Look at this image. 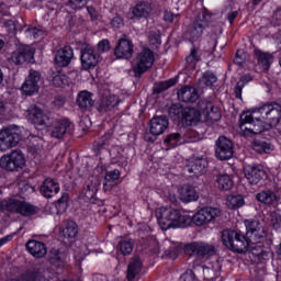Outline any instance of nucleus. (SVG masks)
Returning <instances> with one entry per match:
<instances>
[{"label":"nucleus","instance_id":"1","mask_svg":"<svg viewBox=\"0 0 281 281\" xmlns=\"http://www.w3.org/2000/svg\"><path fill=\"white\" fill-rule=\"evenodd\" d=\"M281 120V105L267 103L252 111H246L240 115V130L244 135H260L265 131V124L277 126Z\"/></svg>","mask_w":281,"mask_h":281},{"label":"nucleus","instance_id":"2","mask_svg":"<svg viewBox=\"0 0 281 281\" xmlns=\"http://www.w3.org/2000/svg\"><path fill=\"white\" fill-rule=\"evenodd\" d=\"M246 237L238 231L224 229L222 232V243L231 251L245 254L249 249V245H260L267 236L265 227L256 220H246Z\"/></svg>","mask_w":281,"mask_h":281},{"label":"nucleus","instance_id":"3","mask_svg":"<svg viewBox=\"0 0 281 281\" xmlns=\"http://www.w3.org/2000/svg\"><path fill=\"white\" fill-rule=\"evenodd\" d=\"M198 109L175 104L170 108L169 113L173 115L175 120L182 122L184 126H194L201 122L202 117L205 122H218L221 120V111L210 101H200Z\"/></svg>","mask_w":281,"mask_h":281},{"label":"nucleus","instance_id":"4","mask_svg":"<svg viewBox=\"0 0 281 281\" xmlns=\"http://www.w3.org/2000/svg\"><path fill=\"white\" fill-rule=\"evenodd\" d=\"M158 225L161 229H179L188 227L192 223V216L181 213L180 210L172 206H161L156 211Z\"/></svg>","mask_w":281,"mask_h":281},{"label":"nucleus","instance_id":"5","mask_svg":"<svg viewBox=\"0 0 281 281\" xmlns=\"http://www.w3.org/2000/svg\"><path fill=\"white\" fill-rule=\"evenodd\" d=\"M25 154L16 149L0 158V167L8 172H19L25 168Z\"/></svg>","mask_w":281,"mask_h":281},{"label":"nucleus","instance_id":"6","mask_svg":"<svg viewBox=\"0 0 281 281\" xmlns=\"http://www.w3.org/2000/svg\"><path fill=\"white\" fill-rule=\"evenodd\" d=\"M155 64V53L149 48H143L132 61V69L136 76L146 74Z\"/></svg>","mask_w":281,"mask_h":281},{"label":"nucleus","instance_id":"7","mask_svg":"<svg viewBox=\"0 0 281 281\" xmlns=\"http://www.w3.org/2000/svg\"><path fill=\"white\" fill-rule=\"evenodd\" d=\"M1 207L7 212H13L22 216H34L36 214V206L14 199L2 201Z\"/></svg>","mask_w":281,"mask_h":281},{"label":"nucleus","instance_id":"8","mask_svg":"<svg viewBox=\"0 0 281 281\" xmlns=\"http://www.w3.org/2000/svg\"><path fill=\"white\" fill-rule=\"evenodd\" d=\"M19 142H21V134H19L16 126H10L0 132V150H2V153L14 148Z\"/></svg>","mask_w":281,"mask_h":281},{"label":"nucleus","instance_id":"9","mask_svg":"<svg viewBox=\"0 0 281 281\" xmlns=\"http://www.w3.org/2000/svg\"><path fill=\"white\" fill-rule=\"evenodd\" d=\"M186 251L199 258H211V256L216 255L214 246L203 241H193L187 245Z\"/></svg>","mask_w":281,"mask_h":281},{"label":"nucleus","instance_id":"10","mask_svg":"<svg viewBox=\"0 0 281 281\" xmlns=\"http://www.w3.org/2000/svg\"><path fill=\"white\" fill-rule=\"evenodd\" d=\"M215 155L221 161H227L234 157V144L229 138L220 136L215 144Z\"/></svg>","mask_w":281,"mask_h":281},{"label":"nucleus","instance_id":"11","mask_svg":"<svg viewBox=\"0 0 281 281\" xmlns=\"http://www.w3.org/2000/svg\"><path fill=\"white\" fill-rule=\"evenodd\" d=\"M38 82H41V72L31 69L21 87L22 93H24L25 95H34V93H38Z\"/></svg>","mask_w":281,"mask_h":281},{"label":"nucleus","instance_id":"12","mask_svg":"<svg viewBox=\"0 0 281 281\" xmlns=\"http://www.w3.org/2000/svg\"><path fill=\"white\" fill-rule=\"evenodd\" d=\"M34 48L27 45H20L18 49L12 54L11 59L15 65L32 63V60H34Z\"/></svg>","mask_w":281,"mask_h":281},{"label":"nucleus","instance_id":"13","mask_svg":"<svg viewBox=\"0 0 281 281\" xmlns=\"http://www.w3.org/2000/svg\"><path fill=\"white\" fill-rule=\"evenodd\" d=\"M244 175L250 186H258L262 179L267 178V172L262 168L251 165L244 167Z\"/></svg>","mask_w":281,"mask_h":281},{"label":"nucleus","instance_id":"14","mask_svg":"<svg viewBox=\"0 0 281 281\" xmlns=\"http://www.w3.org/2000/svg\"><path fill=\"white\" fill-rule=\"evenodd\" d=\"M134 47L135 46L133 45V41L124 35L117 42V45L114 49V56H116V58L128 59L131 56H133Z\"/></svg>","mask_w":281,"mask_h":281},{"label":"nucleus","instance_id":"15","mask_svg":"<svg viewBox=\"0 0 281 281\" xmlns=\"http://www.w3.org/2000/svg\"><path fill=\"white\" fill-rule=\"evenodd\" d=\"M210 25V20H207V15L205 13H201L195 18V21L193 22L189 34L193 41H196V38H201L203 36V32L205 27Z\"/></svg>","mask_w":281,"mask_h":281},{"label":"nucleus","instance_id":"16","mask_svg":"<svg viewBox=\"0 0 281 281\" xmlns=\"http://www.w3.org/2000/svg\"><path fill=\"white\" fill-rule=\"evenodd\" d=\"M169 125L170 122L165 115L154 116L149 123L150 134L155 135L156 137H158V135H164Z\"/></svg>","mask_w":281,"mask_h":281},{"label":"nucleus","instance_id":"17","mask_svg":"<svg viewBox=\"0 0 281 281\" xmlns=\"http://www.w3.org/2000/svg\"><path fill=\"white\" fill-rule=\"evenodd\" d=\"M27 117L30 122L35 124V126H47L49 124V116L43 113V110H41V108H37L35 105H32L29 109Z\"/></svg>","mask_w":281,"mask_h":281},{"label":"nucleus","instance_id":"18","mask_svg":"<svg viewBox=\"0 0 281 281\" xmlns=\"http://www.w3.org/2000/svg\"><path fill=\"white\" fill-rule=\"evenodd\" d=\"M99 59L93 48H86L81 54V67L86 71L98 66Z\"/></svg>","mask_w":281,"mask_h":281},{"label":"nucleus","instance_id":"19","mask_svg":"<svg viewBox=\"0 0 281 281\" xmlns=\"http://www.w3.org/2000/svg\"><path fill=\"white\" fill-rule=\"evenodd\" d=\"M69 131H71V123L68 120L57 121L50 130V136L55 139H63Z\"/></svg>","mask_w":281,"mask_h":281},{"label":"nucleus","instance_id":"20","mask_svg":"<svg viewBox=\"0 0 281 281\" xmlns=\"http://www.w3.org/2000/svg\"><path fill=\"white\" fill-rule=\"evenodd\" d=\"M26 250L34 258H45L47 256V247L43 241L31 239L26 243Z\"/></svg>","mask_w":281,"mask_h":281},{"label":"nucleus","instance_id":"21","mask_svg":"<svg viewBox=\"0 0 281 281\" xmlns=\"http://www.w3.org/2000/svg\"><path fill=\"white\" fill-rule=\"evenodd\" d=\"M178 194L182 203H192L194 201H199V193H196V190L190 184H184L179 188Z\"/></svg>","mask_w":281,"mask_h":281},{"label":"nucleus","instance_id":"22","mask_svg":"<svg viewBox=\"0 0 281 281\" xmlns=\"http://www.w3.org/2000/svg\"><path fill=\"white\" fill-rule=\"evenodd\" d=\"M74 58V49L69 46H65L57 50L55 55V61L59 67H67Z\"/></svg>","mask_w":281,"mask_h":281},{"label":"nucleus","instance_id":"23","mask_svg":"<svg viewBox=\"0 0 281 281\" xmlns=\"http://www.w3.org/2000/svg\"><path fill=\"white\" fill-rule=\"evenodd\" d=\"M206 168H207V160L205 158H198L192 160L188 165V172H190L192 177H201L205 175Z\"/></svg>","mask_w":281,"mask_h":281},{"label":"nucleus","instance_id":"24","mask_svg":"<svg viewBox=\"0 0 281 281\" xmlns=\"http://www.w3.org/2000/svg\"><path fill=\"white\" fill-rule=\"evenodd\" d=\"M60 192V184H58L54 179L44 180L41 186V194L45 196V199H52V196H56V193Z\"/></svg>","mask_w":281,"mask_h":281},{"label":"nucleus","instance_id":"25","mask_svg":"<svg viewBox=\"0 0 281 281\" xmlns=\"http://www.w3.org/2000/svg\"><path fill=\"white\" fill-rule=\"evenodd\" d=\"M177 93L180 102H196L199 100V92L194 87L184 86Z\"/></svg>","mask_w":281,"mask_h":281},{"label":"nucleus","instance_id":"26","mask_svg":"<svg viewBox=\"0 0 281 281\" xmlns=\"http://www.w3.org/2000/svg\"><path fill=\"white\" fill-rule=\"evenodd\" d=\"M150 12H153V7L149 2H139L132 10V14L136 19H148Z\"/></svg>","mask_w":281,"mask_h":281},{"label":"nucleus","instance_id":"27","mask_svg":"<svg viewBox=\"0 0 281 281\" xmlns=\"http://www.w3.org/2000/svg\"><path fill=\"white\" fill-rule=\"evenodd\" d=\"M117 104H120L117 95L111 94L104 97L99 103V111L100 113H106V111H111V109L117 106Z\"/></svg>","mask_w":281,"mask_h":281},{"label":"nucleus","instance_id":"28","mask_svg":"<svg viewBox=\"0 0 281 281\" xmlns=\"http://www.w3.org/2000/svg\"><path fill=\"white\" fill-rule=\"evenodd\" d=\"M142 271V259L134 258L131 260L130 265L127 266V280L134 281L136 277L139 276V272Z\"/></svg>","mask_w":281,"mask_h":281},{"label":"nucleus","instance_id":"29","mask_svg":"<svg viewBox=\"0 0 281 281\" xmlns=\"http://www.w3.org/2000/svg\"><path fill=\"white\" fill-rule=\"evenodd\" d=\"M77 104L80 109H91L93 106V97H91L89 91L83 90L78 93Z\"/></svg>","mask_w":281,"mask_h":281},{"label":"nucleus","instance_id":"30","mask_svg":"<svg viewBox=\"0 0 281 281\" xmlns=\"http://www.w3.org/2000/svg\"><path fill=\"white\" fill-rule=\"evenodd\" d=\"M257 200L266 205H273V203H278V195L271 190H266L257 194Z\"/></svg>","mask_w":281,"mask_h":281},{"label":"nucleus","instance_id":"31","mask_svg":"<svg viewBox=\"0 0 281 281\" xmlns=\"http://www.w3.org/2000/svg\"><path fill=\"white\" fill-rule=\"evenodd\" d=\"M67 255L60 252V250L53 249L49 254V262L53 267H65Z\"/></svg>","mask_w":281,"mask_h":281},{"label":"nucleus","instance_id":"32","mask_svg":"<svg viewBox=\"0 0 281 281\" xmlns=\"http://www.w3.org/2000/svg\"><path fill=\"white\" fill-rule=\"evenodd\" d=\"M61 236H64V238H76V236H78V224L74 221L66 222L61 229Z\"/></svg>","mask_w":281,"mask_h":281},{"label":"nucleus","instance_id":"33","mask_svg":"<svg viewBox=\"0 0 281 281\" xmlns=\"http://www.w3.org/2000/svg\"><path fill=\"white\" fill-rule=\"evenodd\" d=\"M194 223L198 227H203V225H210V220L207 217V213L205 207L199 210L193 217H191V223Z\"/></svg>","mask_w":281,"mask_h":281},{"label":"nucleus","instance_id":"34","mask_svg":"<svg viewBox=\"0 0 281 281\" xmlns=\"http://www.w3.org/2000/svg\"><path fill=\"white\" fill-rule=\"evenodd\" d=\"M251 80H254V77H251V75H244L239 79V81L237 82L234 89L235 97L238 100H243V89H245V85H247L248 82H251Z\"/></svg>","mask_w":281,"mask_h":281},{"label":"nucleus","instance_id":"35","mask_svg":"<svg viewBox=\"0 0 281 281\" xmlns=\"http://www.w3.org/2000/svg\"><path fill=\"white\" fill-rule=\"evenodd\" d=\"M135 241L133 239H121L117 244V249L123 256H131L133 254Z\"/></svg>","mask_w":281,"mask_h":281},{"label":"nucleus","instance_id":"36","mask_svg":"<svg viewBox=\"0 0 281 281\" xmlns=\"http://www.w3.org/2000/svg\"><path fill=\"white\" fill-rule=\"evenodd\" d=\"M256 58L265 71H267V69H269V67H271L273 57L270 54L257 52Z\"/></svg>","mask_w":281,"mask_h":281},{"label":"nucleus","instance_id":"37","mask_svg":"<svg viewBox=\"0 0 281 281\" xmlns=\"http://www.w3.org/2000/svg\"><path fill=\"white\" fill-rule=\"evenodd\" d=\"M50 85L53 87H67L69 85V78H67V75L54 72L50 77Z\"/></svg>","mask_w":281,"mask_h":281},{"label":"nucleus","instance_id":"38","mask_svg":"<svg viewBox=\"0 0 281 281\" xmlns=\"http://www.w3.org/2000/svg\"><path fill=\"white\" fill-rule=\"evenodd\" d=\"M226 205L231 210L243 207V205H245V198L243 195H229L227 198Z\"/></svg>","mask_w":281,"mask_h":281},{"label":"nucleus","instance_id":"39","mask_svg":"<svg viewBox=\"0 0 281 281\" xmlns=\"http://www.w3.org/2000/svg\"><path fill=\"white\" fill-rule=\"evenodd\" d=\"M217 186L220 190H232L234 188V181L228 175H222L217 178Z\"/></svg>","mask_w":281,"mask_h":281},{"label":"nucleus","instance_id":"40","mask_svg":"<svg viewBox=\"0 0 281 281\" xmlns=\"http://www.w3.org/2000/svg\"><path fill=\"white\" fill-rule=\"evenodd\" d=\"M165 144L169 146V148H175L181 144V134L179 133H171L166 136Z\"/></svg>","mask_w":281,"mask_h":281},{"label":"nucleus","instance_id":"41","mask_svg":"<svg viewBox=\"0 0 281 281\" xmlns=\"http://www.w3.org/2000/svg\"><path fill=\"white\" fill-rule=\"evenodd\" d=\"M269 221L277 232H281V213L280 211H274L269 214Z\"/></svg>","mask_w":281,"mask_h":281},{"label":"nucleus","instance_id":"42","mask_svg":"<svg viewBox=\"0 0 281 281\" xmlns=\"http://www.w3.org/2000/svg\"><path fill=\"white\" fill-rule=\"evenodd\" d=\"M177 85V79L172 78L166 81H161L156 85L155 87V93H161L162 91H168L170 87H175Z\"/></svg>","mask_w":281,"mask_h":281},{"label":"nucleus","instance_id":"43","mask_svg":"<svg viewBox=\"0 0 281 281\" xmlns=\"http://www.w3.org/2000/svg\"><path fill=\"white\" fill-rule=\"evenodd\" d=\"M117 179H120V170L114 169L112 171H108L105 173V183H104L105 190H111V184L109 183H113V181H117Z\"/></svg>","mask_w":281,"mask_h":281},{"label":"nucleus","instance_id":"44","mask_svg":"<svg viewBox=\"0 0 281 281\" xmlns=\"http://www.w3.org/2000/svg\"><path fill=\"white\" fill-rule=\"evenodd\" d=\"M248 249H250L252 256H257V258H265L267 256V251L262 248V244H250L248 246Z\"/></svg>","mask_w":281,"mask_h":281},{"label":"nucleus","instance_id":"45","mask_svg":"<svg viewBox=\"0 0 281 281\" xmlns=\"http://www.w3.org/2000/svg\"><path fill=\"white\" fill-rule=\"evenodd\" d=\"M252 150H256V153H267L268 150H271V146L267 144L265 140H254L252 142Z\"/></svg>","mask_w":281,"mask_h":281},{"label":"nucleus","instance_id":"46","mask_svg":"<svg viewBox=\"0 0 281 281\" xmlns=\"http://www.w3.org/2000/svg\"><path fill=\"white\" fill-rule=\"evenodd\" d=\"M204 211L206 212L209 223H213V221H216L221 216V209L218 207L205 206Z\"/></svg>","mask_w":281,"mask_h":281},{"label":"nucleus","instance_id":"47","mask_svg":"<svg viewBox=\"0 0 281 281\" xmlns=\"http://www.w3.org/2000/svg\"><path fill=\"white\" fill-rule=\"evenodd\" d=\"M27 38H41L45 35V31L36 26L29 27L25 31Z\"/></svg>","mask_w":281,"mask_h":281},{"label":"nucleus","instance_id":"48","mask_svg":"<svg viewBox=\"0 0 281 281\" xmlns=\"http://www.w3.org/2000/svg\"><path fill=\"white\" fill-rule=\"evenodd\" d=\"M98 188H100V179L98 177H92L90 182L87 186V190L90 196H93V194L98 192Z\"/></svg>","mask_w":281,"mask_h":281},{"label":"nucleus","instance_id":"49","mask_svg":"<svg viewBox=\"0 0 281 281\" xmlns=\"http://www.w3.org/2000/svg\"><path fill=\"white\" fill-rule=\"evenodd\" d=\"M216 80H217V78L215 77V75L213 72L206 71L203 74L202 82L206 87H214Z\"/></svg>","mask_w":281,"mask_h":281},{"label":"nucleus","instance_id":"50","mask_svg":"<svg viewBox=\"0 0 281 281\" xmlns=\"http://www.w3.org/2000/svg\"><path fill=\"white\" fill-rule=\"evenodd\" d=\"M221 272V263L218 261L213 262L211 267L203 268L204 274L214 273L215 276H218Z\"/></svg>","mask_w":281,"mask_h":281},{"label":"nucleus","instance_id":"51","mask_svg":"<svg viewBox=\"0 0 281 281\" xmlns=\"http://www.w3.org/2000/svg\"><path fill=\"white\" fill-rule=\"evenodd\" d=\"M87 3H89V0H69L68 1V5L72 10H80V9L85 8V5H87Z\"/></svg>","mask_w":281,"mask_h":281},{"label":"nucleus","instance_id":"52","mask_svg":"<svg viewBox=\"0 0 281 281\" xmlns=\"http://www.w3.org/2000/svg\"><path fill=\"white\" fill-rule=\"evenodd\" d=\"M98 49L99 52H101L102 54H104V52H109V49H111V43L109 42V40H102L98 43Z\"/></svg>","mask_w":281,"mask_h":281},{"label":"nucleus","instance_id":"53","mask_svg":"<svg viewBox=\"0 0 281 281\" xmlns=\"http://www.w3.org/2000/svg\"><path fill=\"white\" fill-rule=\"evenodd\" d=\"M188 65L194 67L199 63V56L196 55V49L191 50V54L187 57Z\"/></svg>","mask_w":281,"mask_h":281},{"label":"nucleus","instance_id":"54","mask_svg":"<svg viewBox=\"0 0 281 281\" xmlns=\"http://www.w3.org/2000/svg\"><path fill=\"white\" fill-rule=\"evenodd\" d=\"M149 43L155 45V47H157V45H161V37L159 36V33H150Z\"/></svg>","mask_w":281,"mask_h":281},{"label":"nucleus","instance_id":"55","mask_svg":"<svg viewBox=\"0 0 281 281\" xmlns=\"http://www.w3.org/2000/svg\"><path fill=\"white\" fill-rule=\"evenodd\" d=\"M3 25L7 27L8 32H15L16 31V24L13 22V20H3Z\"/></svg>","mask_w":281,"mask_h":281},{"label":"nucleus","instance_id":"56","mask_svg":"<svg viewBox=\"0 0 281 281\" xmlns=\"http://www.w3.org/2000/svg\"><path fill=\"white\" fill-rule=\"evenodd\" d=\"M180 281H196V279L194 278V272L187 271L180 277Z\"/></svg>","mask_w":281,"mask_h":281},{"label":"nucleus","instance_id":"57","mask_svg":"<svg viewBox=\"0 0 281 281\" xmlns=\"http://www.w3.org/2000/svg\"><path fill=\"white\" fill-rule=\"evenodd\" d=\"M111 25L113 27L120 29L122 27V25H124V20L120 16L116 15L112 21H111Z\"/></svg>","mask_w":281,"mask_h":281},{"label":"nucleus","instance_id":"58","mask_svg":"<svg viewBox=\"0 0 281 281\" xmlns=\"http://www.w3.org/2000/svg\"><path fill=\"white\" fill-rule=\"evenodd\" d=\"M177 19V14L170 12V11H165L164 20L167 21L168 23H172Z\"/></svg>","mask_w":281,"mask_h":281},{"label":"nucleus","instance_id":"59","mask_svg":"<svg viewBox=\"0 0 281 281\" xmlns=\"http://www.w3.org/2000/svg\"><path fill=\"white\" fill-rule=\"evenodd\" d=\"M234 63H235V65H238L239 67H240L241 65H245V58H243V56H240V50H238V52L236 53V56H235V58H234Z\"/></svg>","mask_w":281,"mask_h":281},{"label":"nucleus","instance_id":"60","mask_svg":"<svg viewBox=\"0 0 281 281\" xmlns=\"http://www.w3.org/2000/svg\"><path fill=\"white\" fill-rule=\"evenodd\" d=\"M12 238H14V234L8 235L3 238L0 239V247H3V245H5L7 243H10V240H12Z\"/></svg>","mask_w":281,"mask_h":281},{"label":"nucleus","instance_id":"61","mask_svg":"<svg viewBox=\"0 0 281 281\" xmlns=\"http://www.w3.org/2000/svg\"><path fill=\"white\" fill-rule=\"evenodd\" d=\"M237 16H238V11H233V12L228 13L227 20L231 23V25H232V23H234V21L236 20Z\"/></svg>","mask_w":281,"mask_h":281},{"label":"nucleus","instance_id":"62","mask_svg":"<svg viewBox=\"0 0 281 281\" xmlns=\"http://www.w3.org/2000/svg\"><path fill=\"white\" fill-rule=\"evenodd\" d=\"M87 10L91 19H98V12H95V9L93 7H88Z\"/></svg>","mask_w":281,"mask_h":281},{"label":"nucleus","instance_id":"63","mask_svg":"<svg viewBox=\"0 0 281 281\" xmlns=\"http://www.w3.org/2000/svg\"><path fill=\"white\" fill-rule=\"evenodd\" d=\"M166 196H167V199H169L170 203H177V195H176L175 193H172V192L169 191V192L166 194Z\"/></svg>","mask_w":281,"mask_h":281},{"label":"nucleus","instance_id":"64","mask_svg":"<svg viewBox=\"0 0 281 281\" xmlns=\"http://www.w3.org/2000/svg\"><path fill=\"white\" fill-rule=\"evenodd\" d=\"M92 281H109L106 280V277L102 276V274H95L93 278H92Z\"/></svg>","mask_w":281,"mask_h":281}]
</instances>
